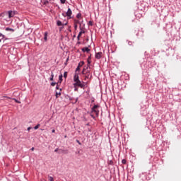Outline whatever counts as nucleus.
<instances>
[{
    "label": "nucleus",
    "instance_id": "obj_18",
    "mask_svg": "<svg viewBox=\"0 0 181 181\" xmlns=\"http://www.w3.org/2000/svg\"><path fill=\"white\" fill-rule=\"evenodd\" d=\"M53 77H54V75L52 74V77L50 78V81H53Z\"/></svg>",
    "mask_w": 181,
    "mask_h": 181
},
{
    "label": "nucleus",
    "instance_id": "obj_31",
    "mask_svg": "<svg viewBox=\"0 0 181 181\" xmlns=\"http://www.w3.org/2000/svg\"><path fill=\"white\" fill-rule=\"evenodd\" d=\"M52 132L53 134H54V132H56V130L52 129Z\"/></svg>",
    "mask_w": 181,
    "mask_h": 181
},
{
    "label": "nucleus",
    "instance_id": "obj_11",
    "mask_svg": "<svg viewBox=\"0 0 181 181\" xmlns=\"http://www.w3.org/2000/svg\"><path fill=\"white\" fill-rule=\"evenodd\" d=\"M86 32L83 30H81V32L78 33V37H81V35H83V33H85Z\"/></svg>",
    "mask_w": 181,
    "mask_h": 181
},
{
    "label": "nucleus",
    "instance_id": "obj_1",
    "mask_svg": "<svg viewBox=\"0 0 181 181\" xmlns=\"http://www.w3.org/2000/svg\"><path fill=\"white\" fill-rule=\"evenodd\" d=\"M98 105H95L93 107H92V114H95V115H96V117H98V115L100 114V110H98Z\"/></svg>",
    "mask_w": 181,
    "mask_h": 181
},
{
    "label": "nucleus",
    "instance_id": "obj_3",
    "mask_svg": "<svg viewBox=\"0 0 181 181\" xmlns=\"http://www.w3.org/2000/svg\"><path fill=\"white\" fill-rule=\"evenodd\" d=\"M73 12L71 11V9L68 8L67 12L66 13V16H68L69 19H71V15Z\"/></svg>",
    "mask_w": 181,
    "mask_h": 181
},
{
    "label": "nucleus",
    "instance_id": "obj_29",
    "mask_svg": "<svg viewBox=\"0 0 181 181\" xmlns=\"http://www.w3.org/2000/svg\"><path fill=\"white\" fill-rule=\"evenodd\" d=\"M81 66H83V65H81V64L79 63L78 66H79V68H80V67H81Z\"/></svg>",
    "mask_w": 181,
    "mask_h": 181
},
{
    "label": "nucleus",
    "instance_id": "obj_36",
    "mask_svg": "<svg viewBox=\"0 0 181 181\" xmlns=\"http://www.w3.org/2000/svg\"><path fill=\"white\" fill-rule=\"evenodd\" d=\"M28 131H30V127H28Z\"/></svg>",
    "mask_w": 181,
    "mask_h": 181
},
{
    "label": "nucleus",
    "instance_id": "obj_20",
    "mask_svg": "<svg viewBox=\"0 0 181 181\" xmlns=\"http://www.w3.org/2000/svg\"><path fill=\"white\" fill-rule=\"evenodd\" d=\"M61 1V4H66V0H60Z\"/></svg>",
    "mask_w": 181,
    "mask_h": 181
},
{
    "label": "nucleus",
    "instance_id": "obj_35",
    "mask_svg": "<svg viewBox=\"0 0 181 181\" xmlns=\"http://www.w3.org/2000/svg\"><path fill=\"white\" fill-rule=\"evenodd\" d=\"M83 64H84V62H81V66H83Z\"/></svg>",
    "mask_w": 181,
    "mask_h": 181
},
{
    "label": "nucleus",
    "instance_id": "obj_26",
    "mask_svg": "<svg viewBox=\"0 0 181 181\" xmlns=\"http://www.w3.org/2000/svg\"><path fill=\"white\" fill-rule=\"evenodd\" d=\"M77 23H79V21L75 20V24L77 25Z\"/></svg>",
    "mask_w": 181,
    "mask_h": 181
},
{
    "label": "nucleus",
    "instance_id": "obj_37",
    "mask_svg": "<svg viewBox=\"0 0 181 181\" xmlns=\"http://www.w3.org/2000/svg\"><path fill=\"white\" fill-rule=\"evenodd\" d=\"M56 88H57V90H59V86H57Z\"/></svg>",
    "mask_w": 181,
    "mask_h": 181
},
{
    "label": "nucleus",
    "instance_id": "obj_41",
    "mask_svg": "<svg viewBox=\"0 0 181 181\" xmlns=\"http://www.w3.org/2000/svg\"><path fill=\"white\" fill-rule=\"evenodd\" d=\"M64 138H67V136H64Z\"/></svg>",
    "mask_w": 181,
    "mask_h": 181
},
{
    "label": "nucleus",
    "instance_id": "obj_27",
    "mask_svg": "<svg viewBox=\"0 0 181 181\" xmlns=\"http://www.w3.org/2000/svg\"><path fill=\"white\" fill-rule=\"evenodd\" d=\"M74 28L76 30H77V24H74Z\"/></svg>",
    "mask_w": 181,
    "mask_h": 181
},
{
    "label": "nucleus",
    "instance_id": "obj_9",
    "mask_svg": "<svg viewBox=\"0 0 181 181\" xmlns=\"http://www.w3.org/2000/svg\"><path fill=\"white\" fill-rule=\"evenodd\" d=\"M62 93L60 92V90L59 92H56V98H59V95H61Z\"/></svg>",
    "mask_w": 181,
    "mask_h": 181
},
{
    "label": "nucleus",
    "instance_id": "obj_38",
    "mask_svg": "<svg viewBox=\"0 0 181 181\" xmlns=\"http://www.w3.org/2000/svg\"><path fill=\"white\" fill-rule=\"evenodd\" d=\"M77 142H78V144H79V145H80V141H77Z\"/></svg>",
    "mask_w": 181,
    "mask_h": 181
},
{
    "label": "nucleus",
    "instance_id": "obj_40",
    "mask_svg": "<svg viewBox=\"0 0 181 181\" xmlns=\"http://www.w3.org/2000/svg\"><path fill=\"white\" fill-rule=\"evenodd\" d=\"M91 117H94V115H91Z\"/></svg>",
    "mask_w": 181,
    "mask_h": 181
},
{
    "label": "nucleus",
    "instance_id": "obj_5",
    "mask_svg": "<svg viewBox=\"0 0 181 181\" xmlns=\"http://www.w3.org/2000/svg\"><path fill=\"white\" fill-rule=\"evenodd\" d=\"M80 79L78 78V74H76L74 76V81L76 83V81H78Z\"/></svg>",
    "mask_w": 181,
    "mask_h": 181
},
{
    "label": "nucleus",
    "instance_id": "obj_7",
    "mask_svg": "<svg viewBox=\"0 0 181 181\" xmlns=\"http://www.w3.org/2000/svg\"><path fill=\"white\" fill-rule=\"evenodd\" d=\"M82 52H87V53H88V52H90V49L88 47H83L82 48Z\"/></svg>",
    "mask_w": 181,
    "mask_h": 181
},
{
    "label": "nucleus",
    "instance_id": "obj_43",
    "mask_svg": "<svg viewBox=\"0 0 181 181\" xmlns=\"http://www.w3.org/2000/svg\"><path fill=\"white\" fill-rule=\"evenodd\" d=\"M64 25H67V23H66Z\"/></svg>",
    "mask_w": 181,
    "mask_h": 181
},
{
    "label": "nucleus",
    "instance_id": "obj_15",
    "mask_svg": "<svg viewBox=\"0 0 181 181\" xmlns=\"http://www.w3.org/2000/svg\"><path fill=\"white\" fill-rule=\"evenodd\" d=\"M122 163H123V165H125V163H127V160L123 159V160H122Z\"/></svg>",
    "mask_w": 181,
    "mask_h": 181
},
{
    "label": "nucleus",
    "instance_id": "obj_6",
    "mask_svg": "<svg viewBox=\"0 0 181 181\" xmlns=\"http://www.w3.org/2000/svg\"><path fill=\"white\" fill-rule=\"evenodd\" d=\"M101 54H103L102 52H98L95 54V59H101Z\"/></svg>",
    "mask_w": 181,
    "mask_h": 181
},
{
    "label": "nucleus",
    "instance_id": "obj_17",
    "mask_svg": "<svg viewBox=\"0 0 181 181\" xmlns=\"http://www.w3.org/2000/svg\"><path fill=\"white\" fill-rule=\"evenodd\" d=\"M64 78H67V72H64Z\"/></svg>",
    "mask_w": 181,
    "mask_h": 181
},
{
    "label": "nucleus",
    "instance_id": "obj_13",
    "mask_svg": "<svg viewBox=\"0 0 181 181\" xmlns=\"http://www.w3.org/2000/svg\"><path fill=\"white\" fill-rule=\"evenodd\" d=\"M44 40H45V42H46V40H47V33H45Z\"/></svg>",
    "mask_w": 181,
    "mask_h": 181
},
{
    "label": "nucleus",
    "instance_id": "obj_28",
    "mask_svg": "<svg viewBox=\"0 0 181 181\" xmlns=\"http://www.w3.org/2000/svg\"><path fill=\"white\" fill-rule=\"evenodd\" d=\"M84 70H86V68L83 69V71H82L83 74H86V73H84Z\"/></svg>",
    "mask_w": 181,
    "mask_h": 181
},
{
    "label": "nucleus",
    "instance_id": "obj_21",
    "mask_svg": "<svg viewBox=\"0 0 181 181\" xmlns=\"http://www.w3.org/2000/svg\"><path fill=\"white\" fill-rule=\"evenodd\" d=\"M76 71H80V66H77Z\"/></svg>",
    "mask_w": 181,
    "mask_h": 181
},
{
    "label": "nucleus",
    "instance_id": "obj_12",
    "mask_svg": "<svg viewBox=\"0 0 181 181\" xmlns=\"http://www.w3.org/2000/svg\"><path fill=\"white\" fill-rule=\"evenodd\" d=\"M59 78L60 81H63V75L62 74L59 75Z\"/></svg>",
    "mask_w": 181,
    "mask_h": 181
},
{
    "label": "nucleus",
    "instance_id": "obj_19",
    "mask_svg": "<svg viewBox=\"0 0 181 181\" xmlns=\"http://www.w3.org/2000/svg\"><path fill=\"white\" fill-rule=\"evenodd\" d=\"M13 100H14V101H16V103H18V104H21V101H18V100L13 98Z\"/></svg>",
    "mask_w": 181,
    "mask_h": 181
},
{
    "label": "nucleus",
    "instance_id": "obj_8",
    "mask_svg": "<svg viewBox=\"0 0 181 181\" xmlns=\"http://www.w3.org/2000/svg\"><path fill=\"white\" fill-rule=\"evenodd\" d=\"M6 32H15V30L12 28H6Z\"/></svg>",
    "mask_w": 181,
    "mask_h": 181
},
{
    "label": "nucleus",
    "instance_id": "obj_34",
    "mask_svg": "<svg viewBox=\"0 0 181 181\" xmlns=\"http://www.w3.org/2000/svg\"><path fill=\"white\" fill-rule=\"evenodd\" d=\"M31 151H35V148L33 147V148H31Z\"/></svg>",
    "mask_w": 181,
    "mask_h": 181
},
{
    "label": "nucleus",
    "instance_id": "obj_16",
    "mask_svg": "<svg viewBox=\"0 0 181 181\" xmlns=\"http://www.w3.org/2000/svg\"><path fill=\"white\" fill-rule=\"evenodd\" d=\"M76 17L78 18V19H80V18H81V13L77 14Z\"/></svg>",
    "mask_w": 181,
    "mask_h": 181
},
{
    "label": "nucleus",
    "instance_id": "obj_4",
    "mask_svg": "<svg viewBox=\"0 0 181 181\" xmlns=\"http://www.w3.org/2000/svg\"><path fill=\"white\" fill-rule=\"evenodd\" d=\"M14 15H15V13L12 11H8V16L9 18H13Z\"/></svg>",
    "mask_w": 181,
    "mask_h": 181
},
{
    "label": "nucleus",
    "instance_id": "obj_22",
    "mask_svg": "<svg viewBox=\"0 0 181 181\" xmlns=\"http://www.w3.org/2000/svg\"><path fill=\"white\" fill-rule=\"evenodd\" d=\"M49 180L54 181V180L53 179V177H49Z\"/></svg>",
    "mask_w": 181,
    "mask_h": 181
},
{
    "label": "nucleus",
    "instance_id": "obj_39",
    "mask_svg": "<svg viewBox=\"0 0 181 181\" xmlns=\"http://www.w3.org/2000/svg\"><path fill=\"white\" fill-rule=\"evenodd\" d=\"M88 64H90V61H88Z\"/></svg>",
    "mask_w": 181,
    "mask_h": 181
},
{
    "label": "nucleus",
    "instance_id": "obj_24",
    "mask_svg": "<svg viewBox=\"0 0 181 181\" xmlns=\"http://www.w3.org/2000/svg\"><path fill=\"white\" fill-rule=\"evenodd\" d=\"M5 37V35H4L2 33H0V37Z\"/></svg>",
    "mask_w": 181,
    "mask_h": 181
},
{
    "label": "nucleus",
    "instance_id": "obj_10",
    "mask_svg": "<svg viewBox=\"0 0 181 181\" xmlns=\"http://www.w3.org/2000/svg\"><path fill=\"white\" fill-rule=\"evenodd\" d=\"M57 24L58 26H63V23L60 21H58Z\"/></svg>",
    "mask_w": 181,
    "mask_h": 181
},
{
    "label": "nucleus",
    "instance_id": "obj_42",
    "mask_svg": "<svg viewBox=\"0 0 181 181\" xmlns=\"http://www.w3.org/2000/svg\"><path fill=\"white\" fill-rule=\"evenodd\" d=\"M46 1V2H49V1H47V0H45Z\"/></svg>",
    "mask_w": 181,
    "mask_h": 181
},
{
    "label": "nucleus",
    "instance_id": "obj_2",
    "mask_svg": "<svg viewBox=\"0 0 181 181\" xmlns=\"http://www.w3.org/2000/svg\"><path fill=\"white\" fill-rule=\"evenodd\" d=\"M74 87L78 86L81 87V88H84V83H82L81 80L76 81V82L74 83Z\"/></svg>",
    "mask_w": 181,
    "mask_h": 181
},
{
    "label": "nucleus",
    "instance_id": "obj_32",
    "mask_svg": "<svg viewBox=\"0 0 181 181\" xmlns=\"http://www.w3.org/2000/svg\"><path fill=\"white\" fill-rule=\"evenodd\" d=\"M80 37H78V35L77 36L78 40H80Z\"/></svg>",
    "mask_w": 181,
    "mask_h": 181
},
{
    "label": "nucleus",
    "instance_id": "obj_44",
    "mask_svg": "<svg viewBox=\"0 0 181 181\" xmlns=\"http://www.w3.org/2000/svg\"><path fill=\"white\" fill-rule=\"evenodd\" d=\"M1 40H0V43H1Z\"/></svg>",
    "mask_w": 181,
    "mask_h": 181
},
{
    "label": "nucleus",
    "instance_id": "obj_14",
    "mask_svg": "<svg viewBox=\"0 0 181 181\" xmlns=\"http://www.w3.org/2000/svg\"><path fill=\"white\" fill-rule=\"evenodd\" d=\"M39 127H40V124H37L34 127V129H39Z\"/></svg>",
    "mask_w": 181,
    "mask_h": 181
},
{
    "label": "nucleus",
    "instance_id": "obj_33",
    "mask_svg": "<svg viewBox=\"0 0 181 181\" xmlns=\"http://www.w3.org/2000/svg\"><path fill=\"white\" fill-rule=\"evenodd\" d=\"M57 151H59V148L55 149L54 152H57Z\"/></svg>",
    "mask_w": 181,
    "mask_h": 181
},
{
    "label": "nucleus",
    "instance_id": "obj_30",
    "mask_svg": "<svg viewBox=\"0 0 181 181\" xmlns=\"http://www.w3.org/2000/svg\"><path fill=\"white\" fill-rule=\"evenodd\" d=\"M87 78H88V75L85 76V80H87Z\"/></svg>",
    "mask_w": 181,
    "mask_h": 181
},
{
    "label": "nucleus",
    "instance_id": "obj_23",
    "mask_svg": "<svg viewBox=\"0 0 181 181\" xmlns=\"http://www.w3.org/2000/svg\"><path fill=\"white\" fill-rule=\"evenodd\" d=\"M89 25H90V26H93V22H91V21H89Z\"/></svg>",
    "mask_w": 181,
    "mask_h": 181
},
{
    "label": "nucleus",
    "instance_id": "obj_25",
    "mask_svg": "<svg viewBox=\"0 0 181 181\" xmlns=\"http://www.w3.org/2000/svg\"><path fill=\"white\" fill-rule=\"evenodd\" d=\"M51 86H56V83H53V82H52V83H51Z\"/></svg>",
    "mask_w": 181,
    "mask_h": 181
}]
</instances>
